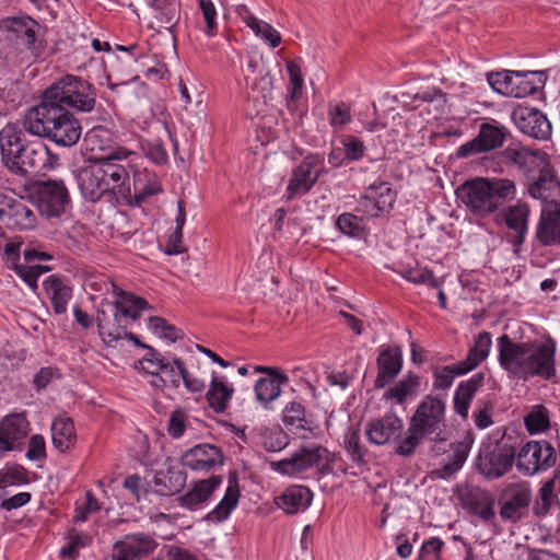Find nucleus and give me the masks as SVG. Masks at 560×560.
Segmentation results:
<instances>
[{
    "mask_svg": "<svg viewBox=\"0 0 560 560\" xmlns=\"http://www.w3.org/2000/svg\"><path fill=\"white\" fill-rule=\"evenodd\" d=\"M91 542V536L85 533L71 530L68 536V542L60 550L61 557L74 558L78 555L80 548L89 546Z\"/></svg>",
    "mask_w": 560,
    "mask_h": 560,
    "instance_id": "obj_51",
    "label": "nucleus"
},
{
    "mask_svg": "<svg viewBox=\"0 0 560 560\" xmlns=\"http://www.w3.org/2000/svg\"><path fill=\"white\" fill-rule=\"evenodd\" d=\"M0 222L12 230H31L37 224L35 212L22 199L7 198L0 209Z\"/></svg>",
    "mask_w": 560,
    "mask_h": 560,
    "instance_id": "obj_20",
    "label": "nucleus"
},
{
    "mask_svg": "<svg viewBox=\"0 0 560 560\" xmlns=\"http://www.w3.org/2000/svg\"><path fill=\"white\" fill-rule=\"evenodd\" d=\"M152 10V28L172 31L180 19L179 0H145Z\"/></svg>",
    "mask_w": 560,
    "mask_h": 560,
    "instance_id": "obj_28",
    "label": "nucleus"
},
{
    "mask_svg": "<svg viewBox=\"0 0 560 560\" xmlns=\"http://www.w3.org/2000/svg\"><path fill=\"white\" fill-rule=\"evenodd\" d=\"M328 451L317 444L299 448L291 457L269 463L271 470L288 477H298L326 458Z\"/></svg>",
    "mask_w": 560,
    "mask_h": 560,
    "instance_id": "obj_12",
    "label": "nucleus"
},
{
    "mask_svg": "<svg viewBox=\"0 0 560 560\" xmlns=\"http://www.w3.org/2000/svg\"><path fill=\"white\" fill-rule=\"evenodd\" d=\"M536 238L546 246L560 245V202H550L541 210Z\"/></svg>",
    "mask_w": 560,
    "mask_h": 560,
    "instance_id": "obj_24",
    "label": "nucleus"
},
{
    "mask_svg": "<svg viewBox=\"0 0 560 560\" xmlns=\"http://www.w3.org/2000/svg\"><path fill=\"white\" fill-rule=\"evenodd\" d=\"M261 439V446L267 452H280L289 444L288 435L279 429L264 433Z\"/></svg>",
    "mask_w": 560,
    "mask_h": 560,
    "instance_id": "obj_55",
    "label": "nucleus"
},
{
    "mask_svg": "<svg viewBox=\"0 0 560 560\" xmlns=\"http://www.w3.org/2000/svg\"><path fill=\"white\" fill-rule=\"evenodd\" d=\"M492 346L491 335L487 331L478 334L474 346L469 349L465 360L459 361L463 366L460 372H470L477 368L489 355Z\"/></svg>",
    "mask_w": 560,
    "mask_h": 560,
    "instance_id": "obj_42",
    "label": "nucleus"
},
{
    "mask_svg": "<svg viewBox=\"0 0 560 560\" xmlns=\"http://www.w3.org/2000/svg\"><path fill=\"white\" fill-rule=\"evenodd\" d=\"M396 200V192L386 182L374 183L358 201L357 211L366 218H376L389 211Z\"/></svg>",
    "mask_w": 560,
    "mask_h": 560,
    "instance_id": "obj_15",
    "label": "nucleus"
},
{
    "mask_svg": "<svg viewBox=\"0 0 560 560\" xmlns=\"http://www.w3.org/2000/svg\"><path fill=\"white\" fill-rule=\"evenodd\" d=\"M132 154V151L118 147L106 155L91 159L78 174V184L83 197L95 202L109 191L130 194L129 187L126 186L129 174L117 161L127 160Z\"/></svg>",
    "mask_w": 560,
    "mask_h": 560,
    "instance_id": "obj_2",
    "label": "nucleus"
},
{
    "mask_svg": "<svg viewBox=\"0 0 560 560\" xmlns=\"http://www.w3.org/2000/svg\"><path fill=\"white\" fill-rule=\"evenodd\" d=\"M515 194V184L508 178L475 177L456 189L458 199L467 210L480 219L497 213Z\"/></svg>",
    "mask_w": 560,
    "mask_h": 560,
    "instance_id": "obj_4",
    "label": "nucleus"
},
{
    "mask_svg": "<svg viewBox=\"0 0 560 560\" xmlns=\"http://www.w3.org/2000/svg\"><path fill=\"white\" fill-rule=\"evenodd\" d=\"M133 188L137 203L144 201L148 197L161 190V183L158 176L148 170L133 173Z\"/></svg>",
    "mask_w": 560,
    "mask_h": 560,
    "instance_id": "obj_44",
    "label": "nucleus"
},
{
    "mask_svg": "<svg viewBox=\"0 0 560 560\" xmlns=\"http://www.w3.org/2000/svg\"><path fill=\"white\" fill-rule=\"evenodd\" d=\"M51 436L55 447L65 452L73 446L75 442L74 424L70 418L60 417L51 424Z\"/></svg>",
    "mask_w": 560,
    "mask_h": 560,
    "instance_id": "obj_43",
    "label": "nucleus"
},
{
    "mask_svg": "<svg viewBox=\"0 0 560 560\" xmlns=\"http://www.w3.org/2000/svg\"><path fill=\"white\" fill-rule=\"evenodd\" d=\"M149 327L161 337L171 341L182 338V331L176 327L168 325L162 317L152 316L149 318Z\"/></svg>",
    "mask_w": 560,
    "mask_h": 560,
    "instance_id": "obj_59",
    "label": "nucleus"
},
{
    "mask_svg": "<svg viewBox=\"0 0 560 560\" xmlns=\"http://www.w3.org/2000/svg\"><path fill=\"white\" fill-rule=\"evenodd\" d=\"M547 75L544 71H515L513 96L515 98L526 97L542 89Z\"/></svg>",
    "mask_w": 560,
    "mask_h": 560,
    "instance_id": "obj_35",
    "label": "nucleus"
},
{
    "mask_svg": "<svg viewBox=\"0 0 560 560\" xmlns=\"http://www.w3.org/2000/svg\"><path fill=\"white\" fill-rule=\"evenodd\" d=\"M106 292L113 290L118 299L110 305L113 314L98 310L96 323L100 336L107 345L118 341L126 334V328L140 316L149 304L145 300L118 289L114 282L104 283Z\"/></svg>",
    "mask_w": 560,
    "mask_h": 560,
    "instance_id": "obj_6",
    "label": "nucleus"
},
{
    "mask_svg": "<svg viewBox=\"0 0 560 560\" xmlns=\"http://www.w3.org/2000/svg\"><path fill=\"white\" fill-rule=\"evenodd\" d=\"M528 176V194L542 201L553 200L560 196V183L550 164L548 155L535 167Z\"/></svg>",
    "mask_w": 560,
    "mask_h": 560,
    "instance_id": "obj_16",
    "label": "nucleus"
},
{
    "mask_svg": "<svg viewBox=\"0 0 560 560\" xmlns=\"http://www.w3.org/2000/svg\"><path fill=\"white\" fill-rule=\"evenodd\" d=\"M504 501L500 510L503 521L515 523L520 521L532 500V490L527 482H518L509 486L504 492Z\"/></svg>",
    "mask_w": 560,
    "mask_h": 560,
    "instance_id": "obj_19",
    "label": "nucleus"
},
{
    "mask_svg": "<svg viewBox=\"0 0 560 560\" xmlns=\"http://www.w3.org/2000/svg\"><path fill=\"white\" fill-rule=\"evenodd\" d=\"M325 172V163L319 154H310L292 171L287 186L288 200L299 198L308 192Z\"/></svg>",
    "mask_w": 560,
    "mask_h": 560,
    "instance_id": "obj_10",
    "label": "nucleus"
},
{
    "mask_svg": "<svg viewBox=\"0 0 560 560\" xmlns=\"http://www.w3.org/2000/svg\"><path fill=\"white\" fill-rule=\"evenodd\" d=\"M240 499V489L236 480H230L225 494L217 506L206 515V520L220 523L226 520L236 508Z\"/></svg>",
    "mask_w": 560,
    "mask_h": 560,
    "instance_id": "obj_40",
    "label": "nucleus"
},
{
    "mask_svg": "<svg viewBox=\"0 0 560 560\" xmlns=\"http://www.w3.org/2000/svg\"><path fill=\"white\" fill-rule=\"evenodd\" d=\"M18 276H20L23 281L32 289H37V280L40 275L50 270L49 267L43 265H21L14 264L13 266Z\"/></svg>",
    "mask_w": 560,
    "mask_h": 560,
    "instance_id": "obj_50",
    "label": "nucleus"
},
{
    "mask_svg": "<svg viewBox=\"0 0 560 560\" xmlns=\"http://www.w3.org/2000/svg\"><path fill=\"white\" fill-rule=\"evenodd\" d=\"M237 13L242 21L254 32V34L267 43L270 47L276 48L281 44L280 33L269 23L253 15L246 5H240Z\"/></svg>",
    "mask_w": 560,
    "mask_h": 560,
    "instance_id": "obj_33",
    "label": "nucleus"
},
{
    "mask_svg": "<svg viewBox=\"0 0 560 560\" xmlns=\"http://www.w3.org/2000/svg\"><path fill=\"white\" fill-rule=\"evenodd\" d=\"M445 428V402L439 397L425 396L418 405L409 420L404 439L395 447V453L404 457H410L422 444L424 439L443 441Z\"/></svg>",
    "mask_w": 560,
    "mask_h": 560,
    "instance_id": "obj_5",
    "label": "nucleus"
},
{
    "mask_svg": "<svg viewBox=\"0 0 560 560\" xmlns=\"http://www.w3.org/2000/svg\"><path fill=\"white\" fill-rule=\"evenodd\" d=\"M30 431L25 413H11L0 423V450L9 452L21 442Z\"/></svg>",
    "mask_w": 560,
    "mask_h": 560,
    "instance_id": "obj_27",
    "label": "nucleus"
},
{
    "mask_svg": "<svg viewBox=\"0 0 560 560\" xmlns=\"http://www.w3.org/2000/svg\"><path fill=\"white\" fill-rule=\"evenodd\" d=\"M463 370L462 364L458 362L453 365H446L441 370L434 372L433 386L436 389H447L452 386L453 381L456 376L466 374L467 372H460Z\"/></svg>",
    "mask_w": 560,
    "mask_h": 560,
    "instance_id": "obj_49",
    "label": "nucleus"
},
{
    "mask_svg": "<svg viewBox=\"0 0 560 560\" xmlns=\"http://www.w3.org/2000/svg\"><path fill=\"white\" fill-rule=\"evenodd\" d=\"M39 24L26 14L7 16L0 20V32L18 48L30 50L34 47Z\"/></svg>",
    "mask_w": 560,
    "mask_h": 560,
    "instance_id": "obj_13",
    "label": "nucleus"
},
{
    "mask_svg": "<svg viewBox=\"0 0 560 560\" xmlns=\"http://www.w3.org/2000/svg\"><path fill=\"white\" fill-rule=\"evenodd\" d=\"M553 488L555 483L552 480H549L541 486L534 505L535 514L545 515L549 511L553 495Z\"/></svg>",
    "mask_w": 560,
    "mask_h": 560,
    "instance_id": "obj_61",
    "label": "nucleus"
},
{
    "mask_svg": "<svg viewBox=\"0 0 560 560\" xmlns=\"http://www.w3.org/2000/svg\"><path fill=\"white\" fill-rule=\"evenodd\" d=\"M49 149L39 141L27 142L5 167L13 174L28 176L48 165Z\"/></svg>",
    "mask_w": 560,
    "mask_h": 560,
    "instance_id": "obj_14",
    "label": "nucleus"
},
{
    "mask_svg": "<svg viewBox=\"0 0 560 560\" xmlns=\"http://www.w3.org/2000/svg\"><path fill=\"white\" fill-rule=\"evenodd\" d=\"M188 425L189 422L186 412L180 409H176L170 416L167 433L173 439H179L183 436Z\"/></svg>",
    "mask_w": 560,
    "mask_h": 560,
    "instance_id": "obj_60",
    "label": "nucleus"
},
{
    "mask_svg": "<svg viewBox=\"0 0 560 560\" xmlns=\"http://www.w3.org/2000/svg\"><path fill=\"white\" fill-rule=\"evenodd\" d=\"M399 273L401 277L413 283H427L432 287H439V281L434 278L433 273L424 268L419 267H404Z\"/></svg>",
    "mask_w": 560,
    "mask_h": 560,
    "instance_id": "obj_58",
    "label": "nucleus"
},
{
    "mask_svg": "<svg viewBox=\"0 0 560 560\" xmlns=\"http://www.w3.org/2000/svg\"><path fill=\"white\" fill-rule=\"evenodd\" d=\"M182 464L194 471L207 472L223 464V454L212 444H198L182 455Z\"/></svg>",
    "mask_w": 560,
    "mask_h": 560,
    "instance_id": "obj_21",
    "label": "nucleus"
},
{
    "mask_svg": "<svg viewBox=\"0 0 560 560\" xmlns=\"http://www.w3.org/2000/svg\"><path fill=\"white\" fill-rule=\"evenodd\" d=\"M499 363L512 377L528 381L556 375V342L548 337L539 341L516 342L508 335L498 338Z\"/></svg>",
    "mask_w": 560,
    "mask_h": 560,
    "instance_id": "obj_1",
    "label": "nucleus"
},
{
    "mask_svg": "<svg viewBox=\"0 0 560 560\" xmlns=\"http://www.w3.org/2000/svg\"><path fill=\"white\" fill-rule=\"evenodd\" d=\"M483 376L476 374L466 382L459 383L454 394V410L463 418H467L472 398L482 385Z\"/></svg>",
    "mask_w": 560,
    "mask_h": 560,
    "instance_id": "obj_38",
    "label": "nucleus"
},
{
    "mask_svg": "<svg viewBox=\"0 0 560 560\" xmlns=\"http://www.w3.org/2000/svg\"><path fill=\"white\" fill-rule=\"evenodd\" d=\"M328 115L330 125L336 129L341 128L351 120L350 108L345 103L330 106Z\"/></svg>",
    "mask_w": 560,
    "mask_h": 560,
    "instance_id": "obj_64",
    "label": "nucleus"
},
{
    "mask_svg": "<svg viewBox=\"0 0 560 560\" xmlns=\"http://www.w3.org/2000/svg\"><path fill=\"white\" fill-rule=\"evenodd\" d=\"M222 481L223 479L221 476H212L191 483L189 490L176 499L178 505L190 511H196L202 508V505L208 502L214 490L221 486Z\"/></svg>",
    "mask_w": 560,
    "mask_h": 560,
    "instance_id": "obj_26",
    "label": "nucleus"
},
{
    "mask_svg": "<svg viewBox=\"0 0 560 560\" xmlns=\"http://www.w3.org/2000/svg\"><path fill=\"white\" fill-rule=\"evenodd\" d=\"M165 493L178 492L186 483V474L178 468L170 467L166 476H164Z\"/></svg>",
    "mask_w": 560,
    "mask_h": 560,
    "instance_id": "obj_63",
    "label": "nucleus"
},
{
    "mask_svg": "<svg viewBox=\"0 0 560 560\" xmlns=\"http://www.w3.org/2000/svg\"><path fill=\"white\" fill-rule=\"evenodd\" d=\"M287 70L290 77V95L292 101H296L302 95L303 89V74L300 65L292 60L287 62Z\"/></svg>",
    "mask_w": 560,
    "mask_h": 560,
    "instance_id": "obj_57",
    "label": "nucleus"
},
{
    "mask_svg": "<svg viewBox=\"0 0 560 560\" xmlns=\"http://www.w3.org/2000/svg\"><path fill=\"white\" fill-rule=\"evenodd\" d=\"M459 495L463 504L481 520L490 521L494 517L495 501L489 491L479 487L467 486L460 491Z\"/></svg>",
    "mask_w": 560,
    "mask_h": 560,
    "instance_id": "obj_25",
    "label": "nucleus"
},
{
    "mask_svg": "<svg viewBox=\"0 0 560 560\" xmlns=\"http://www.w3.org/2000/svg\"><path fill=\"white\" fill-rule=\"evenodd\" d=\"M43 284L51 301L54 312L58 315L65 314L68 302L72 298V289L56 276H49Z\"/></svg>",
    "mask_w": 560,
    "mask_h": 560,
    "instance_id": "obj_37",
    "label": "nucleus"
},
{
    "mask_svg": "<svg viewBox=\"0 0 560 560\" xmlns=\"http://www.w3.org/2000/svg\"><path fill=\"white\" fill-rule=\"evenodd\" d=\"M24 127L15 122H8L0 130V152L4 165L27 143L24 141Z\"/></svg>",
    "mask_w": 560,
    "mask_h": 560,
    "instance_id": "obj_32",
    "label": "nucleus"
},
{
    "mask_svg": "<svg viewBox=\"0 0 560 560\" xmlns=\"http://www.w3.org/2000/svg\"><path fill=\"white\" fill-rule=\"evenodd\" d=\"M164 360L158 351L149 348L148 353L136 363V369H140L152 376H158L164 366Z\"/></svg>",
    "mask_w": 560,
    "mask_h": 560,
    "instance_id": "obj_52",
    "label": "nucleus"
},
{
    "mask_svg": "<svg viewBox=\"0 0 560 560\" xmlns=\"http://www.w3.org/2000/svg\"><path fill=\"white\" fill-rule=\"evenodd\" d=\"M516 469L524 476H534L556 464V451L546 441H528L515 453Z\"/></svg>",
    "mask_w": 560,
    "mask_h": 560,
    "instance_id": "obj_8",
    "label": "nucleus"
},
{
    "mask_svg": "<svg viewBox=\"0 0 560 560\" xmlns=\"http://www.w3.org/2000/svg\"><path fill=\"white\" fill-rule=\"evenodd\" d=\"M515 71L504 70L501 72L488 73L487 81L490 86L498 93L505 96H513V84H514Z\"/></svg>",
    "mask_w": 560,
    "mask_h": 560,
    "instance_id": "obj_47",
    "label": "nucleus"
},
{
    "mask_svg": "<svg viewBox=\"0 0 560 560\" xmlns=\"http://www.w3.org/2000/svg\"><path fill=\"white\" fill-rule=\"evenodd\" d=\"M524 423L530 434L545 432L550 427L549 411L542 405L534 406L525 416Z\"/></svg>",
    "mask_w": 560,
    "mask_h": 560,
    "instance_id": "obj_46",
    "label": "nucleus"
},
{
    "mask_svg": "<svg viewBox=\"0 0 560 560\" xmlns=\"http://www.w3.org/2000/svg\"><path fill=\"white\" fill-rule=\"evenodd\" d=\"M506 137V129L497 124L485 122L480 126L478 136L460 145L457 150L459 158L483 153L500 148Z\"/></svg>",
    "mask_w": 560,
    "mask_h": 560,
    "instance_id": "obj_18",
    "label": "nucleus"
},
{
    "mask_svg": "<svg viewBox=\"0 0 560 560\" xmlns=\"http://www.w3.org/2000/svg\"><path fill=\"white\" fill-rule=\"evenodd\" d=\"M282 421L293 434L302 439H307L312 434V421L307 419L305 407L300 401L293 400L284 406Z\"/></svg>",
    "mask_w": 560,
    "mask_h": 560,
    "instance_id": "obj_30",
    "label": "nucleus"
},
{
    "mask_svg": "<svg viewBox=\"0 0 560 560\" xmlns=\"http://www.w3.org/2000/svg\"><path fill=\"white\" fill-rule=\"evenodd\" d=\"M337 228L346 235L359 237L362 234V219L352 213H342L336 222Z\"/></svg>",
    "mask_w": 560,
    "mask_h": 560,
    "instance_id": "obj_56",
    "label": "nucleus"
},
{
    "mask_svg": "<svg viewBox=\"0 0 560 560\" xmlns=\"http://www.w3.org/2000/svg\"><path fill=\"white\" fill-rule=\"evenodd\" d=\"M42 98L56 106L83 113L92 112L96 103L92 85L84 79L72 74H67L55 81L43 92Z\"/></svg>",
    "mask_w": 560,
    "mask_h": 560,
    "instance_id": "obj_7",
    "label": "nucleus"
},
{
    "mask_svg": "<svg viewBox=\"0 0 560 560\" xmlns=\"http://www.w3.org/2000/svg\"><path fill=\"white\" fill-rule=\"evenodd\" d=\"M503 155L523 173L529 175L535 172L536 165L541 163L547 154L540 150L533 151L524 147H508L503 151Z\"/></svg>",
    "mask_w": 560,
    "mask_h": 560,
    "instance_id": "obj_34",
    "label": "nucleus"
},
{
    "mask_svg": "<svg viewBox=\"0 0 560 560\" xmlns=\"http://www.w3.org/2000/svg\"><path fill=\"white\" fill-rule=\"evenodd\" d=\"M198 7L205 21L203 33L212 37L218 33V11L212 0H198Z\"/></svg>",
    "mask_w": 560,
    "mask_h": 560,
    "instance_id": "obj_48",
    "label": "nucleus"
},
{
    "mask_svg": "<svg viewBox=\"0 0 560 560\" xmlns=\"http://www.w3.org/2000/svg\"><path fill=\"white\" fill-rule=\"evenodd\" d=\"M377 376L374 386L377 389L388 385L401 371L402 353L399 348H387L381 351L376 360Z\"/></svg>",
    "mask_w": 560,
    "mask_h": 560,
    "instance_id": "obj_29",
    "label": "nucleus"
},
{
    "mask_svg": "<svg viewBox=\"0 0 560 560\" xmlns=\"http://www.w3.org/2000/svg\"><path fill=\"white\" fill-rule=\"evenodd\" d=\"M233 393L234 388L232 386L226 385L223 381L213 376L206 397L209 406L215 412H224Z\"/></svg>",
    "mask_w": 560,
    "mask_h": 560,
    "instance_id": "obj_45",
    "label": "nucleus"
},
{
    "mask_svg": "<svg viewBox=\"0 0 560 560\" xmlns=\"http://www.w3.org/2000/svg\"><path fill=\"white\" fill-rule=\"evenodd\" d=\"M421 378L419 375L409 372L397 384L389 387L383 395L385 400L393 401L396 405H401L406 400L417 395L420 387Z\"/></svg>",
    "mask_w": 560,
    "mask_h": 560,
    "instance_id": "obj_39",
    "label": "nucleus"
},
{
    "mask_svg": "<svg viewBox=\"0 0 560 560\" xmlns=\"http://www.w3.org/2000/svg\"><path fill=\"white\" fill-rule=\"evenodd\" d=\"M402 431L404 421L394 412H386L382 417L371 419L364 427L368 441L377 446L397 442Z\"/></svg>",
    "mask_w": 560,
    "mask_h": 560,
    "instance_id": "obj_17",
    "label": "nucleus"
},
{
    "mask_svg": "<svg viewBox=\"0 0 560 560\" xmlns=\"http://www.w3.org/2000/svg\"><path fill=\"white\" fill-rule=\"evenodd\" d=\"M517 128L525 135L536 139H547L551 132V125L546 116L534 108L518 107L512 114Z\"/></svg>",
    "mask_w": 560,
    "mask_h": 560,
    "instance_id": "obj_22",
    "label": "nucleus"
},
{
    "mask_svg": "<svg viewBox=\"0 0 560 560\" xmlns=\"http://www.w3.org/2000/svg\"><path fill=\"white\" fill-rule=\"evenodd\" d=\"M36 205L39 213L47 218H60L70 207L69 191L61 179L40 180L36 185Z\"/></svg>",
    "mask_w": 560,
    "mask_h": 560,
    "instance_id": "obj_9",
    "label": "nucleus"
},
{
    "mask_svg": "<svg viewBox=\"0 0 560 560\" xmlns=\"http://www.w3.org/2000/svg\"><path fill=\"white\" fill-rule=\"evenodd\" d=\"M256 372L266 373L255 385V395L257 400L267 406L276 400L281 394V386L289 382L288 376L278 369L268 366H255Z\"/></svg>",
    "mask_w": 560,
    "mask_h": 560,
    "instance_id": "obj_23",
    "label": "nucleus"
},
{
    "mask_svg": "<svg viewBox=\"0 0 560 560\" xmlns=\"http://www.w3.org/2000/svg\"><path fill=\"white\" fill-rule=\"evenodd\" d=\"M345 447L353 462L362 463L364 460L366 450L361 444L360 434L357 430H350L346 433Z\"/></svg>",
    "mask_w": 560,
    "mask_h": 560,
    "instance_id": "obj_54",
    "label": "nucleus"
},
{
    "mask_svg": "<svg viewBox=\"0 0 560 560\" xmlns=\"http://www.w3.org/2000/svg\"><path fill=\"white\" fill-rule=\"evenodd\" d=\"M116 545L125 553L128 560H137L151 555L158 544L147 535H131L124 540L117 541Z\"/></svg>",
    "mask_w": 560,
    "mask_h": 560,
    "instance_id": "obj_36",
    "label": "nucleus"
},
{
    "mask_svg": "<svg viewBox=\"0 0 560 560\" xmlns=\"http://www.w3.org/2000/svg\"><path fill=\"white\" fill-rule=\"evenodd\" d=\"M313 499L312 491L304 486H291L275 499L276 505L288 514L306 510Z\"/></svg>",
    "mask_w": 560,
    "mask_h": 560,
    "instance_id": "obj_31",
    "label": "nucleus"
},
{
    "mask_svg": "<svg viewBox=\"0 0 560 560\" xmlns=\"http://www.w3.org/2000/svg\"><path fill=\"white\" fill-rule=\"evenodd\" d=\"M23 127L30 135L46 138L60 147L74 145L82 133L80 121L69 109L43 98L25 112Z\"/></svg>",
    "mask_w": 560,
    "mask_h": 560,
    "instance_id": "obj_3",
    "label": "nucleus"
},
{
    "mask_svg": "<svg viewBox=\"0 0 560 560\" xmlns=\"http://www.w3.org/2000/svg\"><path fill=\"white\" fill-rule=\"evenodd\" d=\"M529 209L526 203L517 202L513 206L497 212L495 220L499 223H505L508 228L515 230L520 235L527 229V218Z\"/></svg>",
    "mask_w": 560,
    "mask_h": 560,
    "instance_id": "obj_41",
    "label": "nucleus"
},
{
    "mask_svg": "<svg viewBox=\"0 0 560 560\" xmlns=\"http://www.w3.org/2000/svg\"><path fill=\"white\" fill-rule=\"evenodd\" d=\"M515 452L506 443L482 447L476 460L478 471L487 478L497 479L511 470Z\"/></svg>",
    "mask_w": 560,
    "mask_h": 560,
    "instance_id": "obj_11",
    "label": "nucleus"
},
{
    "mask_svg": "<svg viewBox=\"0 0 560 560\" xmlns=\"http://www.w3.org/2000/svg\"><path fill=\"white\" fill-rule=\"evenodd\" d=\"M472 444V434L470 432H466L464 438L453 445L450 460H452L457 468L460 469L463 467Z\"/></svg>",
    "mask_w": 560,
    "mask_h": 560,
    "instance_id": "obj_53",
    "label": "nucleus"
},
{
    "mask_svg": "<svg viewBox=\"0 0 560 560\" xmlns=\"http://www.w3.org/2000/svg\"><path fill=\"white\" fill-rule=\"evenodd\" d=\"M345 158L349 161H358L365 153V145L362 140L353 136H345L341 140Z\"/></svg>",
    "mask_w": 560,
    "mask_h": 560,
    "instance_id": "obj_62",
    "label": "nucleus"
}]
</instances>
